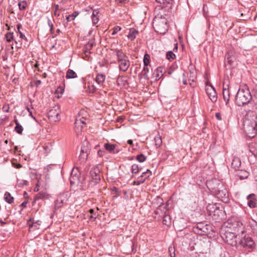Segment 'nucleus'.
Masks as SVG:
<instances>
[{"label":"nucleus","instance_id":"obj_4","mask_svg":"<svg viewBox=\"0 0 257 257\" xmlns=\"http://www.w3.org/2000/svg\"><path fill=\"white\" fill-rule=\"evenodd\" d=\"M114 52L117 57L119 70L123 72L126 71L130 66L128 57L121 49H116L114 50Z\"/></svg>","mask_w":257,"mask_h":257},{"label":"nucleus","instance_id":"obj_26","mask_svg":"<svg viewBox=\"0 0 257 257\" xmlns=\"http://www.w3.org/2000/svg\"><path fill=\"white\" fill-rule=\"evenodd\" d=\"M76 73L71 69H68L67 71L66 78L67 79L75 78L77 77Z\"/></svg>","mask_w":257,"mask_h":257},{"label":"nucleus","instance_id":"obj_47","mask_svg":"<svg viewBox=\"0 0 257 257\" xmlns=\"http://www.w3.org/2000/svg\"><path fill=\"white\" fill-rule=\"evenodd\" d=\"M121 28L119 26H116L113 28L112 35H115L118 31H120Z\"/></svg>","mask_w":257,"mask_h":257},{"label":"nucleus","instance_id":"obj_35","mask_svg":"<svg viewBox=\"0 0 257 257\" xmlns=\"http://www.w3.org/2000/svg\"><path fill=\"white\" fill-rule=\"evenodd\" d=\"M78 15V13L77 12H74L72 15H70L68 16L66 18L67 20L69 21H71L75 19Z\"/></svg>","mask_w":257,"mask_h":257},{"label":"nucleus","instance_id":"obj_24","mask_svg":"<svg viewBox=\"0 0 257 257\" xmlns=\"http://www.w3.org/2000/svg\"><path fill=\"white\" fill-rule=\"evenodd\" d=\"M49 195L45 191H42L38 193L34 197V201H37L45 198H48Z\"/></svg>","mask_w":257,"mask_h":257},{"label":"nucleus","instance_id":"obj_63","mask_svg":"<svg viewBox=\"0 0 257 257\" xmlns=\"http://www.w3.org/2000/svg\"><path fill=\"white\" fill-rule=\"evenodd\" d=\"M29 113H30V115L32 118H33L34 119H35V120H36L35 117L33 115V114H32V111H30Z\"/></svg>","mask_w":257,"mask_h":257},{"label":"nucleus","instance_id":"obj_16","mask_svg":"<svg viewBox=\"0 0 257 257\" xmlns=\"http://www.w3.org/2000/svg\"><path fill=\"white\" fill-rule=\"evenodd\" d=\"M28 225L29 226L30 228H34V229H39V226L41 225V221L38 220L34 222L33 219L30 218L28 221Z\"/></svg>","mask_w":257,"mask_h":257},{"label":"nucleus","instance_id":"obj_44","mask_svg":"<svg viewBox=\"0 0 257 257\" xmlns=\"http://www.w3.org/2000/svg\"><path fill=\"white\" fill-rule=\"evenodd\" d=\"M64 90V88L63 86H59L56 90V93H60L62 94Z\"/></svg>","mask_w":257,"mask_h":257},{"label":"nucleus","instance_id":"obj_31","mask_svg":"<svg viewBox=\"0 0 257 257\" xmlns=\"http://www.w3.org/2000/svg\"><path fill=\"white\" fill-rule=\"evenodd\" d=\"M238 176L241 179H245L248 177V173L245 170H241L238 174Z\"/></svg>","mask_w":257,"mask_h":257},{"label":"nucleus","instance_id":"obj_39","mask_svg":"<svg viewBox=\"0 0 257 257\" xmlns=\"http://www.w3.org/2000/svg\"><path fill=\"white\" fill-rule=\"evenodd\" d=\"M136 159L139 162L142 163V162H144L146 160V157L144 155L140 154L137 156Z\"/></svg>","mask_w":257,"mask_h":257},{"label":"nucleus","instance_id":"obj_53","mask_svg":"<svg viewBox=\"0 0 257 257\" xmlns=\"http://www.w3.org/2000/svg\"><path fill=\"white\" fill-rule=\"evenodd\" d=\"M19 34L20 38L26 39L25 36L21 31H19Z\"/></svg>","mask_w":257,"mask_h":257},{"label":"nucleus","instance_id":"obj_10","mask_svg":"<svg viewBox=\"0 0 257 257\" xmlns=\"http://www.w3.org/2000/svg\"><path fill=\"white\" fill-rule=\"evenodd\" d=\"M60 112L61 110L58 106L54 107L50 109L48 112V116L49 119L51 121L56 122L60 120Z\"/></svg>","mask_w":257,"mask_h":257},{"label":"nucleus","instance_id":"obj_32","mask_svg":"<svg viewBox=\"0 0 257 257\" xmlns=\"http://www.w3.org/2000/svg\"><path fill=\"white\" fill-rule=\"evenodd\" d=\"M155 145L157 148H159L161 146L162 143V139L160 136H158L155 138Z\"/></svg>","mask_w":257,"mask_h":257},{"label":"nucleus","instance_id":"obj_21","mask_svg":"<svg viewBox=\"0 0 257 257\" xmlns=\"http://www.w3.org/2000/svg\"><path fill=\"white\" fill-rule=\"evenodd\" d=\"M138 34V31L137 30L134 28H131L127 35V38L128 39L133 41L136 38Z\"/></svg>","mask_w":257,"mask_h":257},{"label":"nucleus","instance_id":"obj_30","mask_svg":"<svg viewBox=\"0 0 257 257\" xmlns=\"http://www.w3.org/2000/svg\"><path fill=\"white\" fill-rule=\"evenodd\" d=\"M146 180V179L144 178V175H141L138 177L137 181L134 182V184L136 185H140V184L144 183Z\"/></svg>","mask_w":257,"mask_h":257},{"label":"nucleus","instance_id":"obj_56","mask_svg":"<svg viewBox=\"0 0 257 257\" xmlns=\"http://www.w3.org/2000/svg\"><path fill=\"white\" fill-rule=\"evenodd\" d=\"M22 27V25L21 24H18L17 25V28L18 29V32L19 33V31H20V29Z\"/></svg>","mask_w":257,"mask_h":257},{"label":"nucleus","instance_id":"obj_36","mask_svg":"<svg viewBox=\"0 0 257 257\" xmlns=\"http://www.w3.org/2000/svg\"><path fill=\"white\" fill-rule=\"evenodd\" d=\"M5 38L8 42H11L14 39L13 33L11 32L7 33Z\"/></svg>","mask_w":257,"mask_h":257},{"label":"nucleus","instance_id":"obj_28","mask_svg":"<svg viewBox=\"0 0 257 257\" xmlns=\"http://www.w3.org/2000/svg\"><path fill=\"white\" fill-rule=\"evenodd\" d=\"M14 197L11 196V194L8 192H6L5 194V200L9 204H11L14 202Z\"/></svg>","mask_w":257,"mask_h":257},{"label":"nucleus","instance_id":"obj_27","mask_svg":"<svg viewBox=\"0 0 257 257\" xmlns=\"http://www.w3.org/2000/svg\"><path fill=\"white\" fill-rule=\"evenodd\" d=\"M149 72V68L148 66H145L143 70H142L141 73L140 74V76H141V78H144L145 79H148L149 77L148 75V72Z\"/></svg>","mask_w":257,"mask_h":257},{"label":"nucleus","instance_id":"obj_40","mask_svg":"<svg viewBox=\"0 0 257 257\" xmlns=\"http://www.w3.org/2000/svg\"><path fill=\"white\" fill-rule=\"evenodd\" d=\"M15 130L18 134L21 135L22 134V132L23 131V128L21 124H19L18 125H16L15 127Z\"/></svg>","mask_w":257,"mask_h":257},{"label":"nucleus","instance_id":"obj_18","mask_svg":"<svg viewBox=\"0 0 257 257\" xmlns=\"http://www.w3.org/2000/svg\"><path fill=\"white\" fill-rule=\"evenodd\" d=\"M204 229H206V227L203 226L202 223H200L196 224L194 227L193 230L196 233L202 234L203 233L205 232L204 230Z\"/></svg>","mask_w":257,"mask_h":257},{"label":"nucleus","instance_id":"obj_9","mask_svg":"<svg viewBox=\"0 0 257 257\" xmlns=\"http://www.w3.org/2000/svg\"><path fill=\"white\" fill-rule=\"evenodd\" d=\"M89 143L87 142H84L81 146L80 154L79 157V161L80 163H83L86 161L88 153H89Z\"/></svg>","mask_w":257,"mask_h":257},{"label":"nucleus","instance_id":"obj_15","mask_svg":"<svg viewBox=\"0 0 257 257\" xmlns=\"http://www.w3.org/2000/svg\"><path fill=\"white\" fill-rule=\"evenodd\" d=\"M84 88L88 93H93L96 90V87L94 85L92 82H87L85 83Z\"/></svg>","mask_w":257,"mask_h":257},{"label":"nucleus","instance_id":"obj_20","mask_svg":"<svg viewBox=\"0 0 257 257\" xmlns=\"http://www.w3.org/2000/svg\"><path fill=\"white\" fill-rule=\"evenodd\" d=\"M226 59L228 64L231 65L235 58L232 51H228L226 55Z\"/></svg>","mask_w":257,"mask_h":257},{"label":"nucleus","instance_id":"obj_23","mask_svg":"<svg viewBox=\"0 0 257 257\" xmlns=\"http://www.w3.org/2000/svg\"><path fill=\"white\" fill-rule=\"evenodd\" d=\"M241 165V161L239 158L235 157L232 161L231 166L235 170L239 168Z\"/></svg>","mask_w":257,"mask_h":257},{"label":"nucleus","instance_id":"obj_64","mask_svg":"<svg viewBox=\"0 0 257 257\" xmlns=\"http://www.w3.org/2000/svg\"><path fill=\"white\" fill-rule=\"evenodd\" d=\"M92 10L91 7H88V9L85 10L86 12H89L90 10Z\"/></svg>","mask_w":257,"mask_h":257},{"label":"nucleus","instance_id":"obj_2","mask_svg":"<svg viewBox=\"0 0 257 257\" xmlns=\"http://www.w3.org/2000/svg\"><path fill=\"white\" fill-rule=\"evenodd\" d=\"M169 11H160L154 18L153 25L155 31L159 34H164L168 31V26L166 18Z\"/></svg>","mask_w":257,"mask_h":257},{"label":"nucleus","instance_id":"obj_51","mask_svg":"<svg viewBox=\"0 0 257 257\" xmlns=\"http://www.w3.org/2000/svg\"><path fill=\"white\" fill-rule=\"evenodd\" d=\"M105 154V152L103 150H99L97 152V154L100 157H102Z\"/></svg>","mask_w":257,"mask_h":257},{"label":"nucleus","instance_id":"obj_38","mask_svg":"<svg viewBox=\"0 0 257 257\" xmlns=\"http://www.w3.org/2000/svg\"><path fill=\"white\" fill-rule=\"evenodd\" d=\"M144 64L145 66H148L150 63V56L148 54H146L144 57Z\"/></svg>","mask_w":257,"mask_h":257},{"label":"nucleus","instance_id":"obj_19","mask_svg":"<svg viewBox=\"0 0 257 257\" xmlns=\"http://www.w3.org/2000/svg\"><path fill=\"white\" fill-rule=\"evenodd\" d=\"M116 145L114 144H111L109 143H106L104 145V148L107 151H108L110 153H117L119 151H114L115 149Z\"/></svg>","mask_w":257,"mask_h":257},{"label":"nucleus","instance_id":"obj_29","mask_svg":"<svg viewBox=\"0 0 257 257\" xmlns=\"http://www.w3.org/2000/svg\"><path fill=\"white\" fill-rule=\"evenodd\" d=\"M171 218L170 216L168 214L164 215L163 219V223L165 225L169 226L171 224Z\"/></svg>","mask_w":257,"mask_h":257},{"label":"nucleus","instance_id":"obj_1","mask_svg":"<svg viewBox=\"0 0 257 257\" xmlns=\"http://www.w3.org/2000/svg\"><path fill=\"white\" fill-rule=\"evenodd\" d=\"M243 129L249 138H253L257 133V114L252 111H249L245 115L243 122Z\"/></svg>","mask_w":257,"mask_h":257},{"label":"nucleus","instance_id":"obj_17","mask_svg":"<svg viewBox=\"0 0 257 257\" xmlns=\"http://www.w3.org/2000/svg\"><path fill=\"white\" fill-rule=\"evenodd\" d=\"M76 171H77V169L75 170L74 169H73L72 171L70 178V182L71 184H75L76 182L79 181V174H77V173H75Z\"/></svg>","mask_w":257,"mask_h":257},{"label":"nucleus","instance_id":"obj_5","mask_svg":"<svg viewBox=\"0 0 257 257\" xmlns=\"http://www.w3.org/2000/svg\"><path fill=\"white\" fill-rule=\"evenodd\" d=\"M240 236L241 235L238 233L236 234V232H233L230 230H225L222 237L228 244L232 246H236L239 245Z\"/></svg>","mask_w":257,"mask_h":257},{"label":"nucleus","instance_id":"obj_41","mask_svg":"<svg viewBox=\"0 0 257 257\" xmlns=\"http://www.w3.org/2000/svg\"><path fill=\"white\" fill-rule=\"evenodd\" d=\"M18 6L20 10H24L27 7V3L25 1L21 2L19 3Z\"/></svg>","mask_w":257,"mask_h":257},{"label":"nucleus","instance_id":"obj_8","mask_svg":"<svg viewBox=\"0 0 257 257\" xmlns=\"http://www.w3.org/2000/svg\"><path fill=\"white\" fill-rule=\"evenodd\" d=\"M228 224L229 226H227V229L226 230H230V231H233V232H236V234L238 233L242 235L244 234V231L243 230V225L241 223L234 221L233 222H228Z\"/></svg>","mask_w":257,"mask_h":257},{"label":"nucleus","instance_id":"obj_55","mask_svg":"<svg viewBox=\"0 0 257 257\" xmlns=\"http://www.w3.org/2000/svg\"><path fill=\"white\" fill-rule=\"evenodd\" d=\"M13 164L14 166V167L17 169H19L22 167V165L20 164H17L16 165H15L14 163H13Z\"/></svg>","mask_w":257,"mask_h":257},{"label":"nucleus","instance_id":"obj_46","mask_svg":"<svg viewBox=\"0 0 257 257\" xmlns=\"http://www.w3.org/2000/svg\"><path fill=\"white\" fill-rule=\"evenodd\" d=\"M9 109H10L9 104H7V103L5 104L2 107V109H3V111L6 112H8L9 111Z\"/></svg>","mask_w":257,"mask_h":257},{"label":"nucleus","instance_id":"obj_14","mask_svg":"<svg viewBox=\"0 0 257 257\" xmlns=\"http://www.w3.org/2000/svg\"><path fill=\"white\" fill-rule=\"evenodd\" d=\"M222 93L223 99L227 104L229 100L230 92L229 90V85L228 84L225 85L224 83H223Z\"/></svg>","mask_w":257,"mask_h":257},{"label":"nucleus","instance_id":"obj_25","mask_svg":"<svg viewBox=\"0 0 257 257\" xmlns=\"http://www.w3.org/2000/svg\"><path fill=\"white\" fill-rule=\"evenodd\" d=\"M85 123L84 121L81 120V119L78 120V119H76L75 123V129L76 132L77 133H80L82 130V126L80 125V123Z\"/></svg>","mask_w":257,"mask_h":257},{"label":"nucleus","instance_id":"obj_6","mask_svg":"<svg viewBox=\"0 0 257 257\" xmlns=\"http://www.w3.org/2000/svg\"><path fill=\"white\" fill-rule=\"evenodd\" d=\"M101 165H97L93 167L90 172V177L89 185L93 186L98 183L100 180V172Z\"/></svg>","mask_w":257,"mask_h":257},{"label":"nucleus","instance_id":"obj_43","mask_svg":"<svg viewBox=\"0 0 257 257\" xmlns=\"http://www.w3.org/2000/svg\"><path fill=\"white\" fill-rule=\"evenodd\" d=\"M152 175V172L148 169L146 172H143L142 175H144V178L146 179Z\"/></svg>","mask_w":257,"mask_h":257},{"label":"nucleus","instance_id":"obj_50","mask_svg":"<svg viewBox=\"0 0 257 257\" xmlns=\"http://www.w3.org/2000/svg\"><path fill=\"white\" fill-rule=\"evenodd\" d=\"M99 12L98 9L94 10H93L92 16L98 17L97 15L99 14Z\"/></svg>","mask_w":257,"mask_h":257},{"label":"nucleus","instance_id":"obj_61","mask_svg":"<svg viewBox=\"0 0 257 257\" xmlns=\"http://www.w3.org/2000/svg\"><path fill=\"white\" fill-rule=\"evenodd\" d=\"M254 195L253 194H250L247 196V199L249 200V198H251V197H253Z\"/></svg>","mask_w":257,"mask_h":257},{"label":"nucleus","instance_id":"obj_3","mask_svg":"<svg viewBox=\"0 0 257 257\" xmlns=\"http://www.w3.org/2000/svg\"><path fill=\"white\" fill-rule=\"evenodd\" d=\"M252 96L249 90L246 88H239L235 97V103L238 106H242L248 103Z\"/></svg>","mask_w":257,"mask_h":257},{"label":"nucleus","instance_id":"obj_49","mask_svg":"<svg viewBox=\"0 0 257 257\" xmlns=\"http://www.w3.org/2000/svg\"><path fill=\"white\" fill-rule=\"evenodd\" d=\"M92 17V23L95 25V24H96L98 21H99V18L98 17H93V16H91Z\"/></svg>","mask_w":257,"mask_h":257},{"label":"nucleus","instance_id":"obj_11","mask_svg":"<svg viewBox=\"0 0 257 257\" xmlns=\"http://www.w3.org/2000/svg\"><path fill=\"white\" fill-rule=\"evenodd\" d=\"M205 90L210 100L213 102H216L217 100V95L214 87L211 84H207Z\"/></svg>","mask_w":257,"mask_h":257},{"label":"nucleus","instance_id":"obj_45","mask_svg":"<svg viewBox=\"0 0 257 257\" xmlns=\"http://www.w3.org/2000/svg\"><path fill=\"white\" fill-rule=\"evenodd\" d=\"M48 24L50 27L51 33H53L54 26H53V24L52 22H51V20L49 19L48 20Z\"/></svg>","mask_w":257,"mask_h":257},{"label":"nucleus","instance_id":"obj_60","mask_svg":"<svg viewBox=\"0 0 257 257\" xmlns=\"http://www.w3.org/2000/svg\"><path fill=\"white\" fill-rule=\"evenodd\" d=\"M157 200H158V202H160L161 204H163L162 199V198H161L158 197V198H157Z\"/></svg>","mask_w":257,"mask_h":257},{"label":"nucleus","instance_id":"obj_52","mask_svg":"<svg viewBox=\"0 0 257 257\" xmlns=\"http://www.w3.org/2000/svg\"><path fill=\"white\" fill-rule=\"evenodd\" d=\"M215 116L216 117V118L218 119V120H221V114L220 113H215Z\"/></svg>","mask_w":257,"mask_h":257},{"label":"nucleus","instance_id":"obj_12","mask_svg":"<svg viewBox=\"0 0 257 257\" xmlns=\"http://www.w3.org/2000/svg\"><path fill=\"white\" fill-rule=\"evenodd\" d=\"M239 242V245H241L243 247L251 248L254 245V242L251 238L244 234L242 235H241L240 241Z\"/></svg>","mask_w":257,"mask_h":257},{"label":"nucleus","instance_id":"obj_42","mask_svg":"<svg viewBox=\"0 0 257 257\" xmlns=\"http://www.w3.org/2000/svg\"><path fill=\"white\" fill-rule=\"evenodd\" d=\"M248 205L250 208H254L256 205L255 199H250L248 202Z\"/></svg>","mask_w":257,"mask_h":257},{"label":"nucleus","instance_id":"obj_59","mask_svg":"<svg viewBox=\"0 0 257 257\" xmlns=\"http://www.w3.org/2000/svg\"><path fill=\"white\" fill-rule=\"evenodd\" d=\"M127 143L130 145H133V142L132 140H129L127 141Z\"/></svg>","mask_w":257,"mask_h":257},{"label":"nucleus","instance_id":"obj_33","mask_svg":"<svg viewBox=\"0 0 257 257\" xmlns=\"http://www.w3.org/2000/svg\"><path fill=\"white\" fill-rule=\"evenodd\" d=\"M54 15L56 17H59L60 16V11L62 10L59 9V6L58 5L55 4L54 5Z\"/></svg>","mask_w":257,"mask_h":257},{"label":"nucleus","instance_id":"obj_54","mask_svg":"<svg viewBox=\"0 0 257 257\" xmlns=\"http://www.w3.org/2000/svg\"><path fill=\"white\" fill-rule=\"evenodd\" d=\"M162 206H159V207L157 208V209L155 211V213L156 214H159V210H161Z\"/></svg>","mask_w":257,"mask_h":257},{"label":"nucleus","instance_id":"obj_34","mask_svg":"<svg viewBox=\"0 0 257 257\" xmlns=\"http://www.w3.org/2000/svg\"><path fill=\"white\" fill-rule=\"evenodd\" d=\"M139 170H140V168L139 167L138 165L135 164L132 166L131 171L133 174H136L138 173L139 172Z\"/></svg>","mask_w":257,"mask_h":257},{"label":"nucleus","instance_id":"obj_62","mask_svg":"<svg viewBox=\"0 0 257 257\" xmlns=\"http://www.w3.org/2000/svg\"><path fill=\"white\" fill-rule=\"evenodd\" d=\"M27 202H26V201H25V202H23V203H22L21 205H22V206H23V207H26V204H27Z\"/></svg>","mask_w":257,"mask_h":257},{"label":"nucleus","instance_id":"obj_58","mask_svg":"<svg viewBox=\"0 0 257 257\" xmlns=\"http://www.w3.org/2000/svg\"><path fill=\"white\" fill-rule=\"evenodd\" d=\"M14 122L16 124V125H19L20 124L18 120L17 119H16V118H15L14 119Z\"/></svg>","mask_w":257,"mask_h":257},{"label":"nucleus","instance_id":"obj_22","mask_svg":"<svg viewBox=\"0 0 257 257\" xmlns=\"http://www.w3.org/2000/svg\"><path fill=\"white\" fill-rule=\"evenodd\" d=\"M105 79V76L104 75L101 73H98L95 78V81L97 84L102 85L104 82Z\"/></svg>","mask_w":257,"mask_h":257},{"label":"nucleus","instance_id":"obj_48","mask_svg":"<svg viewBox=\"0 0 257 257\" xmlns=\"http://www.w3.org/2000/svg\"><path fill=\"white\" fill-rule=\"evenodd\" d=\"M18 185L20 187L24 185H28V182L26 180H22L20 182L18 183Z\"/></svg>","mask_w":257,"mask_h":257},{"label":"nucleus","instance_id":"obj_57","mask_svg":"<svg viewBox=\"0 0 257 257\" xmlns=\"http://www.w3.org/2000/svg\"><path fill=\"white\" fill-rule=\"evenodd\" d=\"M92 46H93V44L92 43H88L86 45V47L87 48H90V49H91L92 47Z\"/></svg>","mask_w":257,"mask_h":257},{"label":"nucleus","instance_id":"obj_13","mask_svg":"<svg viewBox=\"0 0 257 257\" xmlns=\"http://www.w3.org/2000/svg\"><path fill=\"white\" fill-rule=\"evenodd\" d=\"M162 6L161 11L162 12L169 11L172 8L173 0H155Z\"/></svg>","mask_w":257,"mask_h":257},{"label":"nucleus","instance_id":"obj_37","mask_svg":"<svg viewBox=\"0 0 257 257\" xmlns=\"http://www.w3.org/2000/svg\"><path fill=\"white\" fill-rule=\"evenodd\" d=\"M166 57L168 60H172L175 59V55L172 51H169L166 54Z\"/></svg>","mask_w":257,"mask_h":257},{"label":"nucleus","instance_id":"obj_7","mask_svg":"<svg viewBox=\"0 0 257 257\" xmlns=\"http://www.w3.org/2000/svg\"><path fill=\"white\" fill-rule=\"evenodd\" d=\"M69 197L70 193L69 192H65L59 194L55 202V209H58L64 205L66 204Z\"/></svg>","mask_w":257,"mask_h":257}]
</instances>
